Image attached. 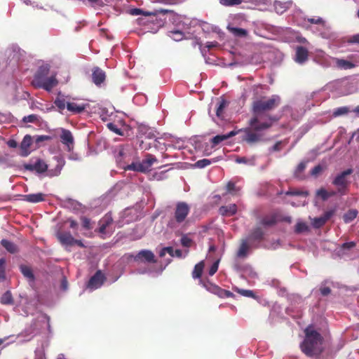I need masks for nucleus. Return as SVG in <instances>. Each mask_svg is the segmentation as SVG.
I'll use <instances>...</instances> for the list:
<instances>
[{"label": "nucleus", "instance_id": "f257e3e1", "mask_svg": "<svg viewBox=\"0 0 359 359\" xmlns=\"http://www.w3.org/2000/svg\"><path fill=\"white\" fill-rule=\"evenodd\" d=\"M281 98L273 95L267 100H259L252 102L253 116L248 121L249 126L255 131H264L269 129L278 118L266 114L280 106Z\"/></svg>", "mask_w": 359, "mask_h": 359}, {"label": "nucleus", "instance_id": "f03ea898", "mask_svg": "<svg viewBox=\"0 0 359 359\" xmlns=\"http://www.w3.org/2000/svg\"><path fill=\"white\" fill-rule=\"evenodd\" d=\"M304 339L300 344V349L308 357H318L323 351V339L318 331L311 325L304 330Z\"/></svg>", "mask_w": 359, "mask_h": 359}, {"label": "nucleus", "instance_id": "7ed1b4c3", "mask_svg": "<svg viewBox=\"0 0 359 359\" xmlns=\"http://www.w3.org/2000/svg\"><path fill=\"white\" fill-rule=\"evenodd\" d=\"M157 161L158 160L156 156L150 154H147L145 156V158H144L142 161L132 162L130 165L126 166L125 170H134L140 172H147L151 170V168L153 165V163L157 162Z\"/></svg>", "mask_w": 359, "mask_h": 359}, {"label": "nucleus", "instance_id": "20e7f679", "mask_svg": "<svg viewBox=\"0 0 359 359\" xmlns=\"http://www.w3.org/2000/svg\"><path fill=\"white\" fill-rule=\"evenodd\" d=\"M190 212V206L185 202H178L175 205L174 219H171L168 226L170 228L175 227V224H180L184 222Z\"/></svg>", "mask_w": 359, "mask_h": 359}, {"label": "nucleus", "instance_id": "39448f33", "mask_svg": "<svg viewBox=\"0 0 359 359\" xmlns=\"http://www.w3.org/2000/svg\"><path fill=\"white\" fill-rule=\"evenodd\" d=\"M352 172V169L345 170L340 174L337 175L335 179H334L332 181V184L337 187L338 193L341 194V195L345 194V191L347 189L348 184V180L346 179V177L350 175Z\"/></svg>", "mask_w": 359, "mask_h": 359}, {"label": "nucleus", "instance_id": "423d86ee", "mask_svg": "<svg viewBox=\"0 0 359 359\" xmlns=\"http://www.w3.org/2000/svg\"><path fill=\"white\" fill-rule=\"evenodd\" d=\"M32 85L36 88H42L47 92H50L53 88L57 86V80L55 76H52L45 79H42L41 81H36L32 83Z\"/></svg>", "mask_w": 359, "mask_h": 359}, {"label": "nucleus", "instance_id": "0eeeda50", "mask_svg": "<svg viewBox=\"0 0 359 359\" xmlns=\"http://www.w3.org/2000/svg\"><path fill=\"white\" fill-rule=\"evenodd\" d=\"M105 280L106 277L100 270H98L96 271L95 274L90 278L88 283H87V287L92 290L97 289L102 285Z\"/></svg>", "mask_w": 359, "mask_h": 359}, {"label": "nucleus", "instance_id": "6e6552de", "mask_svg": "<svg viewBox=\"0 0 359 359\" xmlns=\"http://www.w3.org/2000/svg\"><path fill=\"white\" fill-rule=\"evenodd\" d=\"M243 131L245 133V135H244L243 138V141L249 144H253L261 141L262 136L258 133L260 130H255L250 126V128L244 129Z\"/></svg>", "mask_w": 359, "mask_h": 359}, {"label": "nucleus", "instance_id": "1a4fd4ad", "mask_svg": "<svg viewBox=\"0 0 359 359\" xmlns=\"http://www.w3.org/2000/svg\"><path fill=\"white\" fill-rule=\"evenodd\" d=\"M334 214V210L332 209L326 211L322 216L314 218L313 221V227L315 229H320L323 226L326 224L327 221L330 220Z\"/></svg>", "mask_w": 359, "mask_h": 359}, {"label": "nucleus", "instance_id": "9d476101", "mask_svg": "<svg viewBox=\"0 0 359 359\" xmlns=\"http://www.w3.org/2000/svg\"><path fill=\"white\" fill-rule=\"evenodd\" d=\"M60 140L62 143L67 146L68 151H72L74 148V137L70 130L62 128Z\"/></svg>", "mask_w": 359, "mask_h": 359}, {"label": "nucleus", "instance_id": "9b49d317", "mask_svg": "<svg viewBox=\"0 0 359 359\" xmlns=\"http://www.w3.org/2000/svg\"><path fill=\"white\" fill-rule=\"evenodd\" d=\"M135 261H145L147 263H156L154 255L151 250H142L138 252L135 257Z\"/></svg>", "mask_w": 359, "mask_h": 359}, {"label": "nucleus", "instance_id": "f8f14e48", "mask_svg": "<svg viewBox=\"0 0 359 359\" xmlns=\"http://www.w3.org/2000/svg\"><path fill=\"white\" fill-rule=\"evenodd\" d=\"M48 166L44 161L37 160L34 164H27L25 165V169L29 171L35 170L39 173H43L47 170Z\"/></svg>", "mask_w": 359, "mask_h": 359}, {"label": "nucleus", "instance_id": "ddd939ff", "mask_svg": "<svg viewBox=\"0 0 359 359\" xmlns=\"http://www.w3.org/2000/svg\"><path fill=\"white\" fill-rule=\"evenodd\" d=\"M106 80V73L99 67H94L92 69V81L99 86Z\"/></svg>", "mask_w": 359, "mask_h": 359}, {"label": "nucleus", "instance_id": "4468645a", "mask_svg": "<svg viewBox=\"0 0 359 359\" xmlns=\"http://www.w3.org/2000/svg\"><path fill=\"white\" fill-rule=\"evenodd\" d=\"M32 142L33 140H32V137L29 135L24 136L21 144H20V150H21L20 151V155H21V156H29L30 153L29 147Z\"/></svg>", "mask_w": 359, "mask_h": 359}, {"label": "nucleus", "instance_id": "2eb2a0df", "mask_svg": "<svg viewBox=\"0 0 359 359\" xmlns=\"http://www.w3.org/2000/svg\"><path fill=\"white\" fill-rule=\"evenodd\" d=\"M309 59V50L303 46H297L296 48V55H294V61L302 64Z\"/></svg>", "mask_w": 359, "mask_h": 359}, {"label": "nucleus", "instance_id": "dca6fc26", "mask_svg": "<svg viewBox=\"0 0 359 359\" xmlns=\"http://www.w3.org/2000/svg\"><path fill=\"white\" fill-rule=\"evenodd\" d=\"M56 237L63 245L73 246L74 237L70 233L58 231L56 233Z\"/></svg>", "mask_w": 359, "mask_h": 359}, {"label": "nucleus", "instance_id": "f3484780", "mask_svg": "<svg viewBox=\"0 0 359 359\" xmlns=\"http://www.w3.org/2000/svg\"><path fill=\"white\" fill-rule=\"evenodd\" d=\"M49 72L50 66L48 65H41L39 67L38 71L36 72L32 83L41 81V80L46 79V76Z\"/></svg>", "mask_w": 359, "mask_h": 359}, {"label": "nucleus", "instance_id": "a211bd4d", "mask_svg": "<svg viewBox=\"0 0 359 359\" xmlns=\"http://www.w3.org/2000/svg\"><path fill=\"white\" fill-rule=\"evenodd\" d=\"M113 223V219L111 215H105L104 217H102V219L100 220V222H98V225H100V228L97 229V232L101 234H105L106 233V229L109 226H111Z\"/></svg>", "mask_w": 359, "mask_h": 359}, {"label": "nucleus", "instance_id": "6ab92c4d", "mask_svg": "<svg viewBox=\"0 0 359 359\" xmlns=\"http://www.w3.org/2000/svg\"><path fill=\"white\" fill-rule=\"evenodd\" d=\"M20 271H21L24 278L28 280L29 283H34L35 280V276L32 268L25 264H21L19 266Z\"/></svg>", "mask_w": 359, "mask_h": 359}, {"label": "nucleus", "instance_id": "aec40b11", "mask_svg": "<svg viewBox=\"0 0 359 359\" xmlns=\"http://www.w3.org/2000/svg\"><path fill=\"white\" fill-rule=\"evenodd\" d=\"M220 215L225 217H231L236 214L237 205L236 204H231L221 206L219 209Z\"/></svg>", "mask_w": 359, "mask_h": 359}, {"label": "nucleus", "instance_id": "412c9836", "mask_svg": "<svg viewBox=\"0 0 359 359\" xmlns=\"http://www.w3.org/2000/svg\"><path fill=\"white\" fill-rule=\"evenodd\" d=\"M170 11L167 9H159V10H156L154 11V12L153 13H149V12H144V11H142V9L140 8H132L130 9V13L131 15H141L142 14L143 15H145V16H149V15H156L158 13H162V14H165V13H169Z\"/></svg>", "mask_w": 359, "mask_h": 359}, {"label": "nucleus", "instance_id": "4be33fe9", "mask_svg": "<svg viewBox=\"0 0 359 359\" xmlns=\"http://www.w3.org/2000/svg\"><path fill=\"white\" fill-rule=\"evenodd\" d=\"M46 195L41 193L23 195V200L29 203H36L45 201Z\"/></svg>", "mask_w": 359, "mask_h": 359}, {"label": "nucleus", "instance_id": "5701e85b", "mask_svg": "<svg viewBox=\"0 0 359 359\" xmlns=\"http://www.w3.org/2000/svg\"><path fill=\"white\" fill-rule=\"evenodd\" d=\"M249 249H250V246L248 243V241L246 239H243L241 241L240 247H238V249L236 252L237 257H238V258L247 257Z\"/></svg>", "mask_w": 359, "mask_h": 359}, {"label": "nucleus", "instance_id": "b1692460", "mask_svg": "<svg viewBox=\"0 0 359 359\" xmlns=\"http://www.w3.org/2000/svg\"><path fill=\"white\" fill-rule=\"evenodd\" d=\"M277 221V215H265L262 219H261L259 224L264 226H271L276 225Z\"/></svg>", "mask_w": 359, "mask_h": 359}, {"label": "nucleus", "instance_id": "393cba45", "mask_svg": "<svg viewBox=\"0 0 359 359\" xmlns=\"http://www.w3.org/2000/svg\"><path fill=\"white\" fill-rule=\"evenodd\" d=\"M67 110L74 114H80L86 109V104H78L73 102H67Z\"/></svg>", "mask_w": 359, "mask_h": 359}, {"label": "nucleus", "instance_id": "a878e982", "mask_svg": "<svg viewBox=\"0 0 359 359\" xmlns=\"http://www.w3.org/2000/svg\"><path fill=\"white\" fill-rule=\"evenodd\" d=\"M1 245L4 248L6 249V250L11 254H15L18 252L17 245L8 241L7 239H2L1 241Z\"/></svg>", "mask_w": 359, "mask_h": 359}, {"label": "nucleus", "instance_id": "bb28decb", "mask_svg": "<svg viewBox=\"0 0 359 359\" xmlns=\"http://www.w3.org/2000/svg\"><path fill=\"white\" fill-rule=\"evenodd\" d=\"M213 292L220 298H230L233 296V294L229 290H226L216 285L213 286Z\"/></svg>", "mask_w": 359, "mask_h": 359}, {"label": "nucleus", "instance_id": "cd10ccee", "mask_svg": "<svg viewBox=\"0 0 359 359\" xmlns=\"http://www.w3.org/2000/svg\"><path fill=\"white\" fill-rule=\"evenodd\" d=\"M358 215V211L356 209H350L346 213L343 215L344 223L348 224L354 220L356 216Z\"/></svg>", "mask_w": 359, "mask_h": 359}, {"label": "nucleus", "instance_id": "c85d7f7f", "mask_svg": "<svg viewBox=\"0 0 359 359\" xmlns=\"http://www.w3.org/2000/svg\"><path fill=\"white\" fill-rule=\"evenodd\" d=\"M227 29L236 37L243 38L248 36V31L243 28H235L229 26Z\"/></svg>", "mask_w": 359, "mask_h": 359}, {"label": "nucleus", "instance_id": "c756f323", "mask_svg": "<svg viewBox=\"0 0 359 359\" xmlns=\"http://www.w3.org/2000/svg\"><path fill=\"white\" fill-rule=\"evenodd\" d=\"M264 238V231L260 227L255 228L249 235V239L253 241H261Z\"/></svg>", "mask_w": 359, "mask_h": 359}, {"label": "nucleus", "instance_id": "7c9ffc66", "mask_svg": "<svg viewBox=\"0 0 359 359\" xmlns=\"http://www.w3.org/2000/svg\"><path fill=\"white\" fill-rule=\"evenodd\" d=\"M203 269L204 263L203 261L196 264L192 271V278H201L203 274Z\"/></svg>", "mask_w": 359, "mask_h": 359}, {"label": "nucleus", "instance_id": "2f4dec72", "mask_svg": "<svg viewBox=\"0 0 359 359\" xmlns=\"http://www.w3.org/2000/svg\"><path fill=\"white\" fill-rule=\"evenodd\" d=\"M226 107V101L224 99H220L216 104V116L222 118L224 115V108Z\"/></svg>", "mask_w": 359, "mask_h": 359}, {"label": "nucleus", "instance_id": "473e14b6", "mask_svg": "<svg viewBox=\"0 0 359 359\" xmlns=\"http://www.w3.org/2000/svg\"><path fill=\"white\" fill-rule=\"evenodd\" d=\"M337 66L339 68L344 69H352L355 67V65L352 62L345 60L344 59H337L336 60Z\"/></svg>", "mask_w": 359, "mask_h": 359}, {"label": "nucleus", "instance_id": "72a5a7b5", "mask_svg": "<svg viewBox=\"0 0 359 359\" xmlns=\"http://www.w3.org/2000/svg\"><path fill=\"white\" fill-rule=\"evenodd\" d=\"M0 302L2 304H13V299L11 291H6L4 294H2L1 297L0 298Z\"/></svg>", "mask_w": 359, "mask_h": 359}, {"label": "nucleus", "instance_id": "f704fd0d", "mask_svg": "<svg viewBox=\"0 0 359 359\" xmlns=\"http://www.w3.org/2000/svg\"><path fill=\"white\" fill-rule=\"evenodd\" d=\"M306 168V162H300L297 165L296 170H294V175L298 179H302V173Z\"/></svg>", "mask_w": 359, "mask_h": 359}, {"label": "nucleus", "instance_id": "c9c22d12", "mask_svg": "<svg viewBox=\"0 0 359 359\" xmlns=\"http://www.w3.org/2000/svg\"><path fill=\"white\" fill-rule=\"evenodd\" d=\"M349 112L348 107H341L334 109L332 112V116L339 117L345 114H347Z\"/></svg>", "mask_w": 359, "mask_h": 359}, {"label": "nucleus", "instance_id": "e433bc0d", "mask_svg": "<svg viewBox=\"0 0 359 359\" xmlns=\"http://www.w3.org/2000/svg\"><path fill=\"white\" fill-rule=\"evenodd\" d=\"M243 0H219L221 5L226 7H231L243 3Z\"/></svg>", "mask_w": 359, "mask_h": 359}, {"label": "nucleus", "instance_id": "4c0bfd02", "mask_svg": "<svg viewBox=\"0 0 359 359\" xmlns=\"http://www.w3.org/2000/svg\"><path fill=\"white\" fill-rule=\"evenodd\" d=\"M226 190L227 193H229L232 195H236L239 189H238L235 185L234 182H229L226 185Z\"/></svg>", "mask_w": 359, "mask_h": 359}, {"label": "nucleus", "instance_id": "58836bf2", "mask_svg": "<svg viewBox=\"0 0 359 359\" xmlns=\"http://www.w3.org/2000/svg\"><path fill=\"white\" fill-rule=\"evenodd\" d=\"M67 102H65L64 98L57 97L55 101V104L57 108H58L60 111H63L65 107H67Z\"/></svg>", "mask_w": 359, "mask_h": 359}, {"label": "nucleus", "instance_id": "ea45409f", "mask_svg": "<svg viewBox=\"0 0 359 359\" xmlns=\"http://www.w3.org/2000/svg\"><path fill=\"white\" fill-rule=\"evenodd\" d=\"M181 245L186 248H190L193 244V241L187 235L182 236L180 239Z\"/></svg>", "mask_w": 359, "mask_h": 359}, {"label": "nucleus", "instance_id": "a19ab883", "mask_svg": "<svg viewBox=\"0 0 359 359\" xmlns=\"http://www.w3.org/2000/svg\"><path fill=\"white\" fill-rule=\"evenodd\" d=\"M287 196H309L308 191H304L302 190H297V189H293V190H288L286 192Z\"/></svg>", "mask_w": 359, "mask_h": 359}, {"label": "nucleus", "instance_id": "79ce46f5", "mask_svg": "<svg viewBox=\"0 0 359 359\" xmlns=\"http://www.w3.org/2000/svg\"><path fill=\"white\" fill-rule=\"evenodd\" d=\"M6 260L4 258L0 259V281L4 280L6 278L5 271Z\"/></svg>", "mask_w": 359, "mask_h": 359}, {"label": "nucleus", "instance_id": "37998d69", "mask_svg": "<svg viewBox=\"0 0 359 359\" xmlns=\"http://www.w3.org/2000/svg\"><path fill=\"white\" fill-rule=\"evenodd\" d=\"M309 229L308 225L304 222H298L294 228V231L297 233H303Z\"/></svg>", "mask_w": 359, "mask_h": 359}, {"label": "nucleus", "instance_id": "c03bdc74", "mask_svg": "<svg viewBox=\"0 0 359 359\" xmlns=\"http://www.w3.org/2000/svg\"><path fill=\"white\" fill-rule=\"evenodd\" d=\"M170 33L172 34L171 38H172L175 41H180L184 37V34L179 30H175L170 32Z\"/></svg>", "mask_w": 359, "mask_h": 359}, {"label": "nucleus", "instance_id": "a18cd8bd", "mask_svg": "<svg viewBox=\"0 0 359 359\" xmlns=\"http://www.w3.org/2000/svg\"><path fill=\"white\" fill-rule=\"evenodd\" d=\"M316 195L319 196L323 201H327L329 198L327 191L323 188L317 190Z\"/></svg>", "mask_w": 359, "mask_h": 359}, {"label": "nucleus", "instance_id": "49530a36", "mask_svg": "<svg viewBox=\"0 0 359 359\" xmlns=\"http://www.w3.org/2000/svg\"><path fill=\"white\" fill-rule=\"evenodd\" d=\"M211 163V161L210 160H208V159H206V158H203L202 160H198L196 162V164L195 165L198 168H203L206 166H208L210 165Z\"/></svg>", "mask_w": 359, "mask_h": 359}, {"label": "nucleus", "instance_id": "de8ad7c7", "mask_svg": "<svg viewBox=\"0 0 359 359\" xmlns=\"http://www.w3.org/2000/svg\"><path fill=\"white\" fill-rule=\"evenodd\" d=\"M107 128H109V130L114 132L115 134L119 135H123V132L121 131V130L113 123H107Z\"/></svg>", "mask_w": 359, "mask_h": 359}, {"label": "nucleus", "instance_id": "09e8293b", "mask_svg": "<svg viewBox=\"0 0 359 359\" xmlns=\"http://www.w3.org/2000/svg\"><path fill=\"white\" fill-rule=\"evenodd\" d=\"M227 139H226V137L224 135H216L210 141H212V147H215L218 144H219L221 142L225 141Z\"/></svg>", "mask_w": 359, "mask_h": 359}, {"label": "nucleus", "instance_id": "8fccbe9b", "mask_svg": "<svg viewBox=\"0 0 359 359\" xmlns=\"http://www.w3.org/2000/svg\"><path fill=\"white\" fill-rule=\"evenodd\" d=\"M238 292L244 297L255 298V294L252 290L238 289Z\"/></svg>", "mask_w": 359, "mask_h": 359}, {"label": "nucleus", "instance_id": "3c124183", "mask_svg": "<svg viewBox=\"0 0 359 359\" xmlns=\"http://www.w3.org/2000/svg\"><path fill=\"white\" fill-rule=\"evenodd\" d=\"M81 225H83V227L86 229H91V223L90 219L88 218H86V217H83L81 218Z\"/></svg>", "mask_w": 359, "mask_h": 359}, {"label": "nucleus", "instance_id": "603ef678", "mask_svg": "<svg viewBox=\"0 0 359 359\" xmlns=\"http://www.w3.org/2000/svg\"><path fill=\"white\" fill-rule=\"evenodd\" d=\"M37 121V116L35 114H30L27 116H25L22 118L24 123H34Z\"/></svg>", "mask_w": 359, "mask_h": 359}, {"label": "nucleus", "instance_id": "864d4df0", "mask_svg": "<svg viewBox=\"0 0 359 359\" xmlns=\"http://www.w3.org/2000/svg\"><path fill=\"white\" fill-rule=\"evenodd\" d=\"M218 269H219V261H216L212 265V266H210V268L209 269L208 274L210 276H213L218 271Z\"/></svg>", "mask_w": 359, "mask_h": 359}, {"label": "nucleus", "instance_id": "5fc2aeb1", "mask_svg": "<svg viewBox=\"0 0 359 359\" xmlns=\"http://www.w3.org/2000/svg\"><path fill=\"white\" fill-rule=\"evenodd\" d=\"M323 168L321 165H316L312 170H311L310 174L311 176H316L320 174Z\"/></svg>", "mask_w": 359, "mask_h": 359}, {"label": "nucleus", "instance_id": "6e6d98bb", "mask_svg": "<svg viewBox=\"0 0 359 359\" xmlns=\"http://www.w3.org/2000/svg\"><path fill=\"white\" fill-rule=\"evenodd\" d=\"M283 144V142L282 140L277 141L276 144L271 148V151H278L281 150Z\"/></svg>", "mask_w": 359, "mask_h": 359}, {"label": "nucleus", "instance_id": "4d7b16f0", "mask_svg": "<svg viewBox=\"0 0 359 359\" xmlns=\"http://www.w3.org/2000/svg\"><path fill=\"white\" fill-rule=\"evenodd\" d=\"M308 22L311 24H318V25H320V24L323 25L325 23V21L320 18H308Z\"/></svg>", "mask_w": 359, "mask_h": 359}, {"label": "nucleus", "instance_id": "13d9d810", "mask_svg": "<svg viewBox=\"0 0 359 359\" xmlns=\"http://www.w3.org/2000/svg\"><path fill=\"white\" fill-rule=\"evenodd\" d=\"M51 140L50 136H46V135H41V136H37L36 137V142L39 143L42 141H50Z\"/></svg>", "mask_w": 359, "mask_h": 359}, {"label": "nucleus", "instance_id": "bf43d9fd", "mask_svg": "<svg viewBox=\"0 0 359 359\" xmlns=\"http://www.w3.org/2000/svg\"><path fill=\"white\" fill-rule=\"evenodd\" d=\"M90 3H91L92 6L94 7H102L103 6V1L102 0H88Z\"/></svg>", "mask_w": 359, "mask_h": 359}, {"label": "nucleus", "instance_id": "052dcab7", "mask_svg": "<svg viewBox=\"0 0 359 359\" xmlns=\"http://www.w3.org/2000/svg\"><path fill=\"white\" fill-rule=\"evenodd\" d=\"M348 43H358L359 44V34H355L353 36H351L348 39Z\"/></svg>", "mask_w": 359, "mask_h": 359}, {"label": "nucleus", "instance_id": "680f3d73", "mask_svg": "<svg viewBox=\"0 0 359 359\" xmlns=\"http://www.w3.org/2000/svg\"><path fill=\"white\" fill-rule=\"evenodd\" d=\"M320 294L323 296H327L329 294L331 293V289L330 287H320Z\"/></svg>", "mask_w": 359, "mask_h": 359}, {"label": "nucleus", "instance_id": "e2e57ef3", "mask_svg": "<svg viewBox=\"0 0 359 359\" xmlns=\"http://www.w3.org/2000/svg\"><path fill=\"white\" fill-rule=\"evenodd\" d=\"M355 245L354 242L344 243L342 244L343 249H351Z\"/></svg>", "mask_w": 359, "mask_h": 359}, {"label": "nucleus", "instance_id": "0e129e2a", "mask_svg": "<svg viewBox=\"0 0 359 359\" xmlns=\"http://www.w3.org/2000/svg\"><path fill=\"white\" fill-rule=\"evenodd\" d=\"M7 145L11 148H16L18 147V142L13 140H8Z\"/></svg>", "mask_w": 359, "mask_h": 359}, {"label": "nucleus", "instance_id": "69168bd1", "mask_svg": "<svg viewBox=\"0 0 359 359\" xmlns=\"http://www.w3.org/2000/svg\"><path fill=\"white\" fill-rule=\"evenodd\" d=\"M69 227L75 229L78 227V223L73 219H69Z\"/></svg>", "mask_w": 359, "mask_h": 359}, {"label": "nucleus", "instance_id": "338daca9", "mask_svg": "<svg viewBox=\"0 0 359 359\" xmlns=\"http://www.w3.org/2000/svg\"><path fill=\"white\" fill-rule=\"evenodd\" d=\"M236 161L238 163H247L248 160L246 157H238L236 158Z\"/></svg>", "mask_w": 359, "mask_h": 359}, {"label": "nucleus", "instance_id": "774afa93", "mask_svg": "<svg viewBox=\"0 0 359 359\" xmlns=\"http://www.w3.org/2000/svg\"><path fill=\"white\" fill-rule=\"evenodd\" d=\"M163 251H165V253H168L171 256H174V250L171 247L164 248Z\"/></svg>", "mask_w": 359, "mask_h": 359}]
</instances>
